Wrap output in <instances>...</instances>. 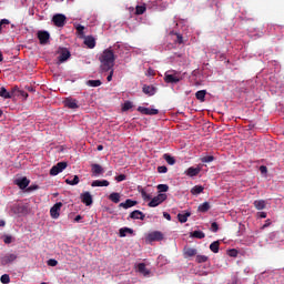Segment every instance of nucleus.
<instances>
[{
	"instance_id": "13d9d810",
	"label": "nucleus",
	"mask_w": 284,
	"mask_h": 284,
	"mask_svg": "<svg viewBox=\"0 0 284 284\" xmlns=\"http://www.w3.org/2000/svg\"><path fill=\"white\" fill-rule=\"evenodd\" d=\"M272 225V220H266L261 230H265L266 227H270Z\"/></svg>"
},
{
	"instance_id": "5701e85b",
	"label": "nucleus",
	"mask_w": 284,
	"mask_h": 284,
	"mask_svg": "<svg viewBox=\"0 0 284 284\" xmlns=\"http://www.w3.org/2000/svg\"><path fill=\"white\" fill-rule=\"evenodd\" d=\"M253 205L255 210H265V207H267V202H265V200H255Z\"/></svg>"
},
{
	"instance_id": "9b49d317",
	"label": "nucleus",
	"mask_w": 284,
	"mask_h": 284,
	"mask_svg": "<svg viewBox=\"0 0 284 284\" xmlns=\"http://www.w3.org/2000/svg\"><path fill=\"white\" fill-rule=\"evenodd\" d=\"M16 258H18L17 254L8 253L1 257V265H10V263H14Z\"/></svg>"
},
{
	"instance_id": "bf43d9fd",
	"label": "nucleus",
	"mask_w": 284,
	"mask_h": 284,
	"mask_svg": "<svg viewBox=\"0 0 284 284\" xmlns=\"http://www.w3.org/2000/svg\"><path fill=\"white\" fill-rule=\"evenodd\" d=\"M4 243H6L7 245H10V243H12V236L7 235V236L4 237Z\"/></svg>"
},
{
	"instance_id": "a18cd8bd",
	"label": "nucleus",
	"mask_w": 284,
	"mask_h": 284,
	"mask_svg": "<svg viewBox=\"0 0 284 284\" xmlns=\"http://www.w3.org/2000/svg\"><path fill=\"white\" fill-rule=\"evenodd\" d=\"M0 281H1L2 284H8V283H10V275L3 274V275L0 277Z\"/></svg>"
},
{
	"instance_id": "c85d7f7f",
	"label": "nucleus",
	"mask_w": 284,
	"mask_h": 284,
	"mask_svg": "<svg viewBox=\"0 0 284 284\" xmlns=\"http://www.w3.org/2000/svg\"><path fill=\"white\" fill-rule=\"evenodd\" d=\"M23 210H26V207L20 204L11 206V212H13V214H23Z\"/></svg>"
},
{
	"instance_id": "e2e57ef3",
	"label": "nucleus",
	"mask_w": 284,
	"mask_h": 284,
	"mask_svg": "<svg viewBox=\"0 0 284 284\" xmlns=\"http://www.w3.org/2000/svg\"><path fill=\"white\" fill-rule=\"evenodd\" d=\"M176 43H183V36L176 34Z\"/></svg>"
},
{
	"instance_id": "5fc2aeb1",
	"label": "nucleus",
	"mask_w": 284,
	"mask_h": 284,
	"mask_svg": "<svg viewBox=\"0 0 284 284\" xmlns=\"http://www.w3.org/2000/svg\"><path fill=\"white\" fill-rule=\"evenodd\" d=\"M211 232H219V223H216V222H213L212 224H211Z\"/></svg>"
},
{
	"instance_id": "412c9836",
	"label": "nucleus",
	"mask_w": 284,
	"mask_h": 284,
	"mask_svg": "<svg viewBox=\"0 0 284 284\" xmlns=\"http://www.w3.org/2000/svg\"><path fill=\"white\" fill-rule=\"evenodd\" d=\"M110 182L108 180H95L91 183V187H108Z\"/></svg>"
},
{
	"instance_id": "39448f33",
	"label": "nucleus",
	"mask_w": 284,
	"mask_h": 284,
	"mask_svg": "<svg viewBox=\"0 0 284 284\" xmlns=\"http://www.w3.org/2000/svg\"><path fill=\"white\" fill-rule=\"evenodd\" d=\"M163 239H165V235H163L161 231H153L146 236V241H149V243H154V241H163Z\"/></svg>"
},
{
	"instance_id": "c9c22d12",
	"label": "nucleus",
	"mask_w": 284,
	"mask_h": 284,
	"mask_svg": "<svg viewBox=\"0 0 284 284\" xmlns=\"http://www.w3.org/2000/svg\"><path fill=\"white\" fill-rule=\"evenodd\" d=\"M191 236L193 239H205V233H203V231H193Z\"/></svg>"
},
{
	"instance_id": "6e6d98bb",
	"label": "nucleus",
	"mask_w": 284,
	"mask_h": 284,
	"mask_svg": "<svg viewBox=\"0 0 284 284\" xmlns=\"http://www.w3.org/2000/svg\"><path fill=\"white\" fill-rule=\"evenodd\" d=\"M109 75L106 77V81H112V77H114V68H112L111 70L108 71Z\"/></svg>"
},
{
	"instance_id": "052dcab7",
	"label": "nucleus",
	"mask_w": 284,
	"mask_h": 284,
	"mask_svg": "<svg viewBox=\"0 0 284 284\" xmlns=\"http://www.w3.org/2000/svg\"><path fill=\"white\" fill-rule=\"evenodd\" d=\"M257 216H258V219H267V213L266 212H258Z\"/></svg>"
},
{
	"instance_id": "0eeeda50",
	"label": "nucleus",
	"mask_w": 284,
	"mask_h": 284,
	"mask_svg": "<svg viewBox=\"0 0 284 284\" xmlns=\"http://www.w3.org/2000/svg\"><path fill=\"white\" fill-rule=\"evenodd\" d=\"M65 20H67V18L62 13H57L52 18V22L54 23V26L57 28H63V26H65Z\"/></svg>"
},
{
	"instance_id": "393cba45",
	"label": "nucleus",
	"mask_w": 284,
	"mask_h": 284,
	"mask_svg": "<svg viewBox=\"0 0 284 284\" xmlns=\"http://www.w3.org/2000/svg\"><path fill=\"white\" fill-rule=\"evenodd\" d=\"M190 216H192V213H190V212L179 213L178 221L180 223H187V219H190Z\"/></svg>"
},
{
	"instance_id": "b1692460",
	"label": "nucleus",
	"mask_w": 284,
	"mask_h": 284,
	"mask_svg": "<svg viewBox=\"0 0 284 284\" xmlns=\"http://www.w3.org/2000/svg\"><path fill=\"white\" fill-rule=\"evenodd\" d=\"M138 272L143 276H150V270L145 266V263H140L138 265Z\"/></svg>"
},
{
	"instance_id": "7ed1b4c3",
	"label": "nucleus",
	"mask_w": 284,
	"mask_h": 284,
	"mask_svg": "<svg viewBox=\"0 0 284 284\" xmlns=\"http://www.w3.org/2000/svg\"><path fill=\"white\" fill-rule=\"evenodd\" d=\"M68 168V162H58L55 165H53L50 170L51 176H57L58 174H61L63 170Z\"/></svg>"
},
{
	"instance_id": "4d7b16f0",
	"label": "nucleus",
	"mask_w": 284,
	"mask_h": 284,
	"mask_svg": "<svg viewBox=\"0 0 284 284\" xmlns=\"http://www.w3.org/2000/svg\"><path fill=\"white\" fill-rule=\"evenodd\" d=\"M18 97H22V99H28V92L20 90Z\"/></svg>"
},
{
	"instance_id": "473e14b6",
	"label": "nucleus",
	"mask_w": 284,
	"mask_h": 284,
	"mask_svg": "<svg viewBox=\"0 0 284 284\" xmlns=\"http://www.w3.org/2000/svg\"><path fill=\"white\" fill-rule=\"evenodd\" d=\"M102 84L103 82H101V80H89L87 82V85H89L90 88H99Z\"/></svg>"
},
{
	"instance_id": "a878e982",
	"label": "nucleus",
	"mask_w": 284,
	"mask_h": 284,
	"mask_svg": "<svg viewBox=\"0 0 284 284\" xmlns=\"http://www.w3.org/2000/svg\"><path fill=\"white\" fill-rule=\"evenodd\" d=\"M119 234L121 239H124V236H128V234H134V230L130 227H122L119 230Z\"/></svg>"
},
{
	"instance_id": "f03ea898",
	"label": "nucleus",
	"mask_w": 284,
	"mask_h": 284,
	"mask_svg": "<svg viewBox=\"0 0 284 284\" xmlns=\"http://www.w3.org/2000/svg\"><path fill=\"white\" fill-rule=\"evenodd\" d=\"M164 201H168V194L160 193L153 199H151L148 205L149 207H159V205H161V203H163Z\"/></svg>"
},
{
	"instance_id": "864d4df0",
	"label": "nucleus",
	"mask_w": 284,
	"mask_h": 284,
	"mask_svg": "<svg viewBox=\"0 0 284 284\" xmlns=\"http://www.w3.org/2000/svg\"><path fill=\"white\" fill-rule=\"evenodd\" d=\"M125 179H128L125 174H120L115 176V181H118V183H121V181H125Z\"/></svg>"
},
{
	"instance_id": "49530a36",
	"label": "nucleus",
	"mask_w": 284,
	"mask_h": 284,
	"mask_svg": "<svg viewBox=\"0 0 284 284\" xmlns=\"http://www.w3.org/2000/svg\"><path fill=\"white\" fill-rule=\"evenodd\" d=\"M158 190L159 192H168V190H170V186L168 184H159Z\"/></svg>"
},
{
	"instance_id": "603ef678",
	"label": "nucleus",
	"mask_w": 284,
	"mask_h": 284,
	"mask_svg": "<svg viewBox=\"0 0 284 284\" xmlns=\"http://www.w3.org/2000/svg\"><path fill=\"white\" fill-rule=\"evenodd\" d=\"M158 172L160 174H166L168 173V166H165V165L159 166Z\"/></svg>"
},
{
	"instance_id": "1a4fd4ad",
	"label": "nucleus",
	"mask_w": 284,
	"mask_h": 284,
	"mask_svg": "<svg viewBox=\"0 0 284 284\" xmlns=\"http://www.w3.org/2000/svg\"><path fill=\"white\" fill-rule=\"evenodd\" d=\"M138 112H140L141 114H145L146 116H154V115L159 114V109H150V108H145V106H139Z\"/></svg>"
},
{
	"instance_id": "69168bd1",
	"label": "nucleus",
	"mask_w": 284,
	"mask_h": 284,
	"mask_svg": "<svg viewBox=\"0 0 284 284\" xmlns=\"http://www.w3.org/2000/svg\"><path fill=\"white\" fill-rule=\"evenodd\" d=\"M82 219H83V216L77 215V216L74 217V222H75V223H79V221H81Z\"/></svg>"
},
{
	"instance_id": "a211bd4d",
	"label": "nucleus",
	"mask_w": 284,
	"mask_h": 284,
	"mask_svg": "<svg viewBox=\"0 0 284 284\" xmlns=\"http://www.w3.org/2000/svg\"><path fill=\"white\" fill-rule=\"evenodd\" d=\"M129 216H130V219H133V220L145 221V214L143 212H141L140 210H135V211L131 212Z\"/></svg>"
},
{
	"instance_id": "2f4dec72",
	"label": "nucleus",
	"mask_w": 284,
	"mask_h": 284,
	"mask_svg": "<svg viewBox=\"0 0 284 284\" xmlns=\"http://www.w3.org/2000/svg\"><path fill=\"white\" fill-rule=\"evenodd\" d=\"M163 159H164V161H166V163H168L169 165H174V163H176V160L174 159V156H172V155H170V154H168V153H165V154L163 155Z\"/></svg>"
},
{
	"instance_id": "f8f14e48",
	"label": "nucleus",
	"mask_w": 284,
	"mask_h": 284,
	"mask_svg": "<svg viewBox=\"0 0 284 284\" xmlns=\"http://www.w3.org/2000/svg\"><path fill=\"white\" fill-rule=\"evenodd\" d=\"M64 106L69 108V110H77L79 109V101L77 99L67 98L64 101Z\"/></svg>"
},
{
	"instance_id": "4c0bfd02",
	"label": "nucleus",
	"mask_w": 284,
	"mask_h": 284,
	"mask_svg": "<svg viewBox=\"0 0 284 284\" xmlns=\"http://www.w3.org/2000/svg\"><path fill=\"white\" fill-rule=\"evenodd\" d=\"M210 261V257L207 255H196L195 262L196 263H207Z\"/></svg>"
},
{
	"instance_id": "09e8293b",
	"label": "nucleus",
	"mask_w": 284,
	"mask_h": 284,
	"mask_svg": "<svg viewBox=\"0 0 284 284\" xmlns=\"http://www.w3.org/2000/svg\"><path fill=\"white\" fill-rule=\"evenodd\" d=\"M34 190H39V185L32 184L30 186H27L26 192H34Z\"/></svg>"
},
{
	"instance_id": "e433bc0d",
	"label": "nucleus",
	"mask_w": 284,
	"mask_h": 284,
	"mask_svg": "<svg viewBox=\"0 0 284 284\" xmlns=\"http://www.w3.org/2000/svg\"><path fill=\"white\" fill-rule=\"evenodd\" d=\"M79 175H74L73 180L67 179V185H79Z\"/></svg>"
},
{
	"instance_id": "774afa93",
	"label": "nucleus",
	"mask_w": 284,
	"mask_h": 284,
	"mask_svg": "<svg viewBox=\"0 0 284 284\" xmlns=\"http://www.w3.org/2000/svg\"><path fill=\"white\" fill-rule=\"evenodd\" d=\"M97 150H98V152H101L103 150V145H101V144L98 145Z\"/></svg>"
},
{
	"instance_id": "de8ad7c7",
	"label": "nucleus",
	"mask_w": 284,
	"mask_h": 284,
	"mask_svg": "<svg viewBox=\"0 0 284 284\" xmlns=\"http://www.w3.org/2000/svg\"><path fill=\"white\" fill-rule=\"evenodd\" d=\"M47 265H49L50 267H57L59 265V262L54 258H50L48 262H47Z\"/></svg>"
},
{
	"instance_id": "dca6fc26",
	"label": "nucleus",
	"mask_w": 284,
	"mask_h": 284,
	"mask_svg": "<svg viewBox=\"0 0 284 284\" xmlns=\"http://www.w3.org/2000/svg\"><path fill=\"white\" fill-rule=\"evenodd\" d=\"M184 258H192V256H196V254H199V251L196 248H192V247H184Z\"/></svg>"
},
{
	"instance_id": "79ce46f5",
	"label": "nucleus",
	"mask_w": 284,
	"mask_h": 284,
	"mask_svg": "<svg viewBox=\"0 0 284 284\" xmlns=\"http://www.w3.org/2000/svg\"><path fill=\"white\" fill-rule=\"evenodd\" d=\"M6 26H10V20H8V19H2V20L0 21V34H1L2 30H3V28H6Z\"/></svg>"
},
{
	"instance_id": "6e6552de",
	"label": "nucleus",
	"mask_w": 284,
	"mask_h": 284,
	"mask_svg": "<svg viewBox=\"0 0 284 284\" xmlns=\"http://www.w3.org/2000/svg\"><path fill=\"white\" fill-rule=\"evenodd\" d=\"M14 185H18V187L20 190H27L28 189V185H30V180H28V178L23 176V178H20V179H16L13 181Z\"/></svg>"
},
{
	"instance_id": "680f3d73",
	"label": "nucleus",
	"mask_w": 284,
	"mask_h": 284,
	"mask_svg": "<svg viewBox=\"0 0 284 284\" xmlns=\"http://www.w3.org/2000/svg\"><path fill=\"white\" fill-rule=\"evenodd\" d=\"M260 172L262 174H267V166H265V165L260 166Z\"/></svg>"
},
{
	"instance_id": "aec40b11",
	"label": "nucleus",
	"mask_w": 284,
	"mask_h": 284,
	"mask_svg": "<svg viewBox=\"0 0 284 284\" xmlns=\"http://www.w3.org/2000/svg\"><path fill=\"white\" fill-rule=\"evenodd\" d=\"M142 92H144V94H148L149 97H154V94H156V88L144 84L142 88Z\"/></svg>"
},
{
	"instance_id": "f704fd0d",
	"label": "nucleus",
	"mask_w": 284,
	"mask_h": 284,
	"mask_svg": "<svg viewBox=\"0 0 284 284\" xmlns=\"http://www.w3.org/2000/svg\"><path fill=\"white\" fill-rule=\"evenodd\" d=\"M140 194L143 199V201H152V195L145 191V189L140 190Z\"/></svg>"
},
{
	"instance_id": "f3484780",
	"label": "nucleus",
	"mask_w": 284,
	"mask_h": 284,
	"mask_svg": "<svg viewBox=\"0 0 284 284\" xmlns=\"http://www.w3.org/2000/svg\"><path fill=\"white\" fill-rule=\"evenodd\" d=\"M91 172H92L93 176H101V174H103L104 170H103V166H101V164H92Z\"/></svg>"
},
{
	"instance_id": "a19ab883",
	"label": "nucleus",
	"mask_w": 284,
	"mask_h": 284,
	"mask_svg": "<svg viewBox=\"0 0 284 284\" xmlns=\"http://www.w3.org/2000/svg\"><path fill=\"white\" fill-rule=\"evenodd\" d=\"M21 90L19 89V87H13L12 89H11V91H9V94H11V99H12V97H18V94H19V92H20Z\"/></svg>"
},
{
	"instance_id": "58836bf2",
	"label": "nucleus",
	"mask_w": 284,
	"mask_h": 284,
	"mask_svg": "<svg viewBox=\"0 0 284 284\" xmlns=\"http://www.w3.org/2000/svg\"><path fill=\"white\" fill-rule=\"evenodd\" d=\"M204 187L202 185H195L192 187L191 193L192 194H201L203 192Z\"/></svg>"
},
{
	"instance_id": "423d86ee",
	"label": "nucleus",
	"mask_w": 284,
	"mask_h": 284,
	"mask_svg": "<svg viewBox=\"0 0 284 284\" xmlns=\"http://www.w3.org/2000/svg\"><path fill=\"white\" fill-rule=\"evenodd\" d=\"M63 207L62 202L55 203L51 209H50V215L51 219H59L61 216V209Z\"/></svg>"
},
{
	"instance_id": "2eb2a0df",
	"label": "nucleus",
	"mask_w": 284,
	"mask_h": 284,
	"mask_svg": "<svg viewBox=\"0 0 284 284\" xmlns=\"http://www.w3.org/2000/svg\"><path fill=\"white\" fill-rule=\"evenodd\" d=\"M134 205H139V202L132 199H128L125 202L120 203L119 207H123V210H130V207H134Z\"/></svg>"
},
{
	"instance_id": "ea45409f",
	"label": "nucleus",
	"mask_w": 284,
	"mask_h": 284,
	"mask_svg": "<svg viewBox=\"0 0 284 284\" xmlns=\"http://www.w3.org/2000/svg\"><path fill=\"white\" fill-rule=\"evenodd\" d=\"M146 8L144 6H136L135 8V14H144L145 13Z\"/></svg>"
},
{
	"instance_id": "c756f323",
	"label": "nucleus",
	"mask_w": 284,
	"mask_h": 284,
	"mask_svg": "<svg viewBox=\"0 0 284 284\" xmlns=\"http://www.w3.org/2000/svg\"><path fill=\"white\" fill-rule=\"evenodd\" d=\"M205 94H207L206 90H200L195 93V99H197V101H201L203 103V101H205Z\"/></svg>"
},
{
	"instance_id": "4468645a",
	"label": "nucleus",
	"mask_w": 284,
	"mask_h": 284,
	"mask_svg": "<svg viewBox=\"0 0 284 284\" xmlns=\"http://www.w3.org/2000/svg\"><path fill=\"white\" fill-rule=\"evenodd\" d=\"M70 57H72L70 51L68 49H62L58 57V61H59V63H64V61H68Z\"/></svg>"
},
{
	"instance_id": "7c9ffc66",
	"label": "nucleus",
	"mask_w": 284,
	"mask_h": 284,
	"mask_svg": "<svg viewBox=\"0 0 284 284\" xmlns=\"http://www.w3.org/2000/svg\"><path fill=\"white\" fill-rule=\"evenodd\" d=\"M109 199L112 201V203H120L121 202V194L113 192L109 195Z\"/></svg>"
},
{
	"instance_id": "ddd939ff",
	"label": "nucleus",
	"mask_w": 284,
	"mask_h": 284,
	"mask_svg": "<svg viewBox=\"0 0 284 284\" xmlns=\"http://www.w3.org/2000/svg\"><path fill=\"white\" fill-rule=\"evenodd\" d=\"M38 39L41 45H45L50 41V33L48 31H38Z\"/></svg>"
},
{
	"instance_id": "9d476101",
	"label": "nucleus",
	"mask_w": 284,
	"mask_h": 284,
	"mask_svg": "<svg viewBox=\"0 0 284 284\" xmlns=\"http://www.w3.org/2000/svg\"><path fill=\"white\" fill-rule=\"evenodd\" d=\"M80 199H81V203H83L87 206H90L92 205V203H94V201L92 200V194L88 191L83 192L80 195Z\"/></svg>"
},
{
	"instance_id": "4be33fe9",
	"label": "nucleus",
	"mask_w": 284,
	"mask_h": 284,
	"mask_svg": "<svg viewBox=\"0 0 284 284\" xmlns=\"http://www.w3.org/2000/svg\"><path fill=\"white\" fill-rule=\"evenodd\" d=\"M201 173V168H189L186 171H185V175L186 176H199V174Z\"/></svg>"
},
{
	"instance_id": "72a5a7b5",
	"label": "nucleus",
	"mask_w": 284,
	"mask_h": 284,
	"mask_svg": "<svg viewBox=\"0 0 284 284\" xmlns=\"http://www.w3.org/2000/svg\"><path fill=\"white\" fill-rule=\"evenodd\" d=\"M210 202H204L202 204L199 205L197 210L202 213H205L210 210Z\"/></svg>"
},
{
	"instance_id": "bb28decb",
	"label": "nucleus",
	"mask_w": 284,
	"mask_h": 284,
	"mask_svg": "<svg viewBox=\"0 0 284 284\" xmlns=\"http://www.w3.org/2000/svg\"><path fill=\"white\" fill-rule=\"evenodd\" d=\"M0 97L1 99H12V93L6 89V87L0 88Z\"/></svg>"
},
{
	"instance_id": "6ab92c4d",
	"label": "nucleus",
	"mask_w": 284,
	"mask_h": 284,
	"mask_svg": "<svg viewBox=\"0 0 284 284\" xmlns=\"http://www.w3.org/2000/svg\"><path fill=\"white\" fill-rule=\"evenodd\" d=\"M84 44H87L88 48H90V50L97 48V39H94V37L92 36H88L84 38Z\"/></svg>"
},
{
	"instance_id": "cd10ccee",
	"label": "nucleus",
	"mask_w": 284,
	"mask_h": 284,
	"mask_svg": "<svg viewBox=\"0 0 284 284\" xmlns=\"http://www.w3.org/2000/svg\"><path fill=\"white\" fill-rule=\"evenodd\" d=\"M220 247H221L220 241H215L210 244V250H211V252H213V254H219Z\"/></svg>"
},
{
	"instance_id": "8fccbe9b",
	"label": "nucleus",
	"mask_w": 284,
	"mask_h": 284,
	"mask_svg": "<svg viewBox=\"0 0 284 284\" xmlns=\"http://www.w3.org/2000/svg\"><path fill=\"white\" fill-rule=\"evenodd\" d=\"M229 256H232L233 258H236L239 256V251L236 248H232L229 251Z\"/></svg>"
},
{
	"instance_id": "338daca9",
	"label": "nucleus",
	"mask_w": 284,
	"mask_h": 284,
	"mask_svg": "<svg viewBox=\"0 0 284 284\" xmlns=\"http://www.w3.org/2000/svg\"><path fill=\"white\" fill-rule=\"evenodd\" d=\"M28 92H34V88L33 87H27Z\"/></svg>"
},
{
	"instance_id": "20e7f679",
	"label": "nucleus",
	"mask_w": 284,
	"mask_h": 284,
	"mask_svg": "<svg viewBox=\"0 0 284 284\" xmlns=\"http://www.w3.org/2000/svg\"><path fill=\"white\" fill-rule=\"evenodd\" d=\"M173 74H170L169 72H165L164 74V81L165 83H180L183 78L179 77V72L173 71Z\"/></svg>"
},
{
	"instance_id": "c03bdc74",
	"label": "nucleus",
	"mask_w": 284,
	"mask_h": 284,
	"mask_svg": "<svg viewBox=\"0 0 284 284\" xmlns=\"http://www.w3.org/2000/svg\"><path fill=\"white\" fill-rule=\"evenodd\" d=\"M122 110L123 112H128V110H132V102L130 101L124 102Z\"/></svg>"
},
{
	"instance_id": "3c124183",
	"label": "nucleus",
	"mask_w": 284,
	"mask_h": 284,
	"mask_svg": "<svg viewBox=\"0 0 284 284\" xmlns=\"http://www.w3.org/2000/svg\"><path fill=\"white\" fill-rule=\"evenodd\" d=\"M75 29H77L78 34H80V37H82L83 30H85V27H83V26H81V24H78V26L75 27Z\"/></svg>"
},
{
	"instance_id": "f257e3e1",
	"label": "nucleus",
	"mask_w": 284,
	"mask_h": 284,
	"mask_svg": "<svg viewBox=\"0 0 284 284\" xmlns=\"http://www.w3.org/2000/svg\"><path fill=\"white\" fill-rule=\"evenodd\" d=\"M98 60L100 61L99 73L105 74L110 72V70L114 68V61H116L114 49H112V47L105 49L101 52Z\"/></svg>"
},
{
	"instance_id": "0e129e2a",
	"label": "nucleus",
	"mask_w": 284,
	"mask_h": 284,
	"mask_svg": "<svg viewBox=\"0 0 284 284\" xmlns=\"http://www.w3.org/2000/svg\"><path fill=\"white\" fill-rule=\"evenodd\" d=\"M163 216H164V219H166V221H172V215H170V213L164 212Z\"/></svg>"
},
{
	"instance_id": "37998d69",
	"label": "nucleus",
	"mask_w": 284,
	"mask_h": 284,
	"mask_svg": "<svg viewBox=\"0 0 284 284\" xmlns=\"http://www.w3.org/2000/svg\"><path fill=\"white\" fill-rule=\"evenodd\" d=\"M202 163H212L214 161V155H206L201 159Z\"/></svg>"
}]
</instances>
